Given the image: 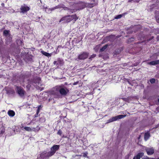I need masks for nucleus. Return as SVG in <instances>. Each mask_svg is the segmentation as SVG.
Here are the masks:
<instances>
[{"label": "nucleus", "instance_id": "nucleus-1", "mask_svg": "<svg viewBox=\"0 0 159 159\" xmlns=\"http://www.w3.org/2000/svg\"><path fill=\"white\" fill-rule=\"evenodd\" d=\"M59 145H54L51 148L50 151H45L41 153L40 156L37 159H48L49 157L53 156L59 148Z\"/></svg>", "mask_w": 159, "mask_h": 159}, {"label": "nucleus", "instance_id": "nucleus-2", "mask_svg": "<svg viewBox=\"0 0 159 159\" xmlns=\"http://www.w3.org/2000/svg\"><path fill=\"white\" fill-rule=\"evenodd\" d=\"M54 90L57 92H52V94L56 98L60 96L58 92H59L61 95L65 96L69 91V90L63 85L56 86Z\"/></svg>", "mask_w": 159, "mask_h": 159}, {"label": "nucleus", "instance_id": "nucleus-3", "mask_svg": "<svg viewBox=\"0 0 159 159\" xmlns=\"http://www.w3.org/2000/svg\"><path fill=\"white\" fill-rule=\"evenodd\" d=\"M77 19V18L76 15H69L61 18L59 22H60L62 21H64V22L68 23L72 20H74V21H75Z\"/></svg>", "mask_w": 159, "mask_h": 159}, {"label": "nucleus", "instance_id": "nucleus-4", "mask_svg": "<svg viewBox=\"0 0 159 159\" xmlns=\"http://www.w3.org/2000/svg\"><path fill=\"white\" fill-rule=\"evenodd\" d=\"M16 90L20 97H24L25 92L22 88L20 86H16Z\"/></svg>", "mask_w": 159, "mask_h": 159}, {"label": "nucleus", "instance_id": "nucleus-5", "mask_svg": "<svg viewBox=\"0 0 159 159\" xmlns=\"http://www.w3.org/2000/svg\"><path fill=\"white\" fill-rule=\"evenodd\" d=\"M126 115H119L118 116L113 117L112 118L109 119L107 120V123H109L112 122L114 121L120 119H121L125 117Z\"/></svg>", "mask_w": 159, "mask_h": 159}, {"label": "nucleus", "instance_id": "nucleus-6", "mask_svg": "<svg viewBox=\"0 0 159 159\" xmlns=\"http://www.w3.org/2000/svg\"><path fill=\"white\" fill-rule=\"evenodd\" d=\"M30 9V7L25 4H23L20 6V12L21 13H24L27 12Z\"/></svg>", "mask_w": 159, "mask_h": 159}, {"label": "nucleus", "instance_id": "nucleus-7", "mask_svg": "<svg viewBox=\"0 0 159 159\" xmlns=\"http://www.w3.org/2000/svg\"><path fill=\"white\" fill-rule=\"evenodd\" d=\"M89 53L87 52H82L78 56V59L79 60H84L88 57Z\"/></svg>", "mask_w": 159, "mask_h": 159}, {"label": "nucleus", "instance_id": "nucleus-8", "mask_svg": "<svg viewBox=\"0 0 159 159\" xmlns=\"http://www.w3.org/2000/svg\"><path fill=\"white\" fill-rule=\"evenodd\" d=\"M145 150L148 155H152L154 152V150L153 148H146Z\"/></svg>", "mask_w": 159, "mask_h": 159}, {"label": "nucleus", "instance_id": "nucleus-9", "mask_svg": "<svg viewBox=\"0 0 159 159\" xmlns=\"http://www.w3.org/2000/svg\"><path fill=\"white\" fill-rule=\"evenodd\" d=\"M144 155L143 152H140L138 153L137 155L134 157L133 159H140Z\"/></svg>", "mask_w": 159, "mask_h": 159}, {"label": "nucleus", "instance_id": "nucleus-10", "mask_svg": "<svg viewBox=\"0 0 159 159\" xmlns=\"http://www.w3.org/2000/svg\"><path fill=\"white\" fill-rule=\"evenodd\" d=\"M148 64L150 65H155L159 64V60L152 61L148 63Z\"/></svg>", "mask_w": 159, "mask_h": 159}, {"label": "nucleus", "instance_id": "nucleus-11", "mask_svg": "<svg viewBox=\"0 0 159 159\" xmlns=\"http://www.w3.org/2000/svg\"><path fill=\"white\" fill-rule=\"evenodd\" d=\"M33 81L34 83L38 84V85H39V84L40 83L41 80L39 77H37L34 79Z\"/></svg>", "mask_w": 159, "mask_h": 159}, {"label": "nucleus", "instance_id": "nucleus-12", "mask_svg": "<svg viewBox=\"0 0 159 159\" xmlns=\"http://www.w3.org/2000/svg\"><path fill=\"white\" fill-rule=\"evenodd\" d=\"M60 8H63L65 10L70 11V12L71 13L73 12V11H71V9L68 7H66L64 5H60Z\"/></svg>", "mask_w": 159, "mask_h": 159}, {"label": "nucleus", "instance_id": "nucleus-13", "mask_svg": "<svg viewBox=\"0 0 159 159\" xmlns=\"http://www.w3.org/2000/svg\"><path fill=\"white\" fill-rule=\"evenodd\" d=\"M86 5L87 3H85L84 2H82L81 4H80L79 6L80 8L78 9V10L82 9L85 8L86 7Z\"/></svg>", "mask_w": 159, "mask_h": 159}, {"label": "nucleus", "instance_id": "nucleus-14", "mask_svg": "<svg viewBox=\"0 0 159 159\" xmlns=\"http://www.w3.org/2000/svg\"><path fill=\"white\" fill-rule=\"evenodd\" d=\"M150 134L149 132L145 133L144 134V139L145 141H147L148 140L150 137Z\"/></svg>", "mask_w": 159, "mask_h": 159}, {"label": "nucleus", "instance_id": "nucleus-15", "mask_svg": "<svg viewBox=\"0 0 159 159\" xmlns=\"http://www.w3.org/2000/svg\"><path fill=\"white\" fill-rule=\"evenodd\" d=\"M7 113L9 116L11 117L15 115V112L12 110H10L8 111Z\"/></svg>", "mask_w": 159, "mask_h": 159}, {"label": "nucleus", "instance_id": "nucleus-16", "mask_svg": "<svg viewBox=\"0 0 159 159\" xmlns=\"http://www.w3.org/2000/svg\"><path fill=\"white\" fill-rule=\"evenodd\" d=\"M57 61V65H58V66H61L62 65H63L64 63L63 60H62L61 59H58Z\"/></svg>", "mask_w": 159, "mask_h": 159}, {"label": "nucleus", "instance_id": "nucleus-17", "mask_svg": "<svg viewBox=\"0 0 159 159\" xmlns=\"http://www.w3.org/2000/svg\"><path fill=\"white\" fill-rule=\"evenodd\" d=\"M24 128L25 130L28 131H31L33 130H34V128L31 129L29 127H24Z\"/></svg>", "mask_w": 159, "mask_h": 159}, {"label": "nucleus", "instance_id": "nucleus-18", "mask_svg": "<svg viewBox=\"0 0 159 159\" xmlns=\"http://www.w3.org/2000/svg\"><path fill=\"white\" fill-rule=\"evenodd\" d=\"M41 53L44 55L46 56L47 57H49L51 56V55L50 54L48 53H47L46 52H45L43 51H41Z\"/></svg>", "mask_w": 159, "mask_h": 159}, {"label": "nucleus", "instance_id": "nucleus-19", "mask_svg": "<svg viewBox=\"0 0 159 159\" xmlns=\"http://www.w3.org/2000/svg\"><path fill=\"white\" fill-rule=\"evenodd\" d=\"M125 13H124V14H120V15H119L117 16H116L115 17V19H120V18L121 17H122L124 15H125Z\"/></svg>", "mask_w": 159, "mask_h": 159}, {"label": "nucleus", "instance_id": "nucleus-20", "mask_svg": "<svg viewBox=\"0 0 159 159\" xmlns=\"http://www.w3.org/2000/svg\"><path fill=\"white\" fill-rule=\"evenodd\" d=\"M58 8H60V5H57L56 6V7L52 8L50 9L51 10V11L54 10L58 9Z\"/></svg>", "mask_w": 159, "mask_h": 159}, {"label": "nucleus", "instance_id": "nucleus-21", "mask_svg": "<svg viewBox=\"0 0 159 159\" xmlns=\"http://www.w3.org/2000/svg\"><path fill=\"white\" fill-rule=\"evenodd\" d=\"M107 45H105L102 47V48L100 49V51L101 52L103 51L107 47Z\"/></svg>", "mask_w": 159, "mask_h": 159}, {"label": "nucleus", "instance_id": "nucleus-22", "mask_svg": "<svg viewBox=\"0 0 159 159\" xmlns=\"http://www.w3.org/2000/svg\"><path fill=\"white\" fill-rule=\"evenodd\" d=\"M45 11L48 13H50L51 12V10L50 8H48L47 7H46Z\"/></svg>", "mask_w": 159, "mask_h": 159}, {"label": "nucleus", "instance_id": "nucleus-23", "mask_svg": "<svg viewBox=\"0 0 159 159\" xmlns=\"http://www.w3.org/2000/svg\"><path fill=\"white\" fill-rule=\"evenodd\" d=\"M17 43L18 45H21L22 43V42L21 39H19L17 41Z\"/></svg>", "mask_w": 159, "mask_h": 159}, {"label": "nucleus", "instance_id": "nucleus-24", "mask_svg": "<svg viewBox=\"0 0 159 159\" xmlns=\"http://www.w3.org/2000/svg\"><path fill=\"white\" fill-rule=\"evenodd\" d=\"M42 107H41V105H39V107H38V109H37V114H39V111H40V110L41 108Z\"/></svg>", "mask_w": 159, "mask_h": 159}, {"label": "nucleus", "instance_id": "nucleus-25", "mask_svg": "<svg viewBox=\"0 0 159 159\" xmlns=\"http://www.w3.org/2000/svg\"><path fill=\"white\" fill-rule=\"evenodd\" d=\"M150 82L151 83L153 84L155 82V80L154 79L152 78L150 80Z\"/></svg>", "mask_w": 159, "mask_h": 159}, {"label": "nucleus", "instance_id": "nucleus-26", "mask_svg": "<svg viewBox=\"0 0 159 159\" xmlns=\"http://www.w3.org/2000/svg\"><path fill=\"white\" fill-rule=\"evenodd\" d=\"M8 34V31L7 30H5L3 31V34L4 35H7Z\"/></svg>", "mask_w": 159, "mask_h": 159}, {"label": "nucleus", "instance_id": "nucleus-27", "mask_svg": "<svg viewBox=\"0 0 159 159\" xmlns=\"http://www.w3.org/2000/svg\"><path fill=\"white\" fill-rule=\"evenodd\" d=\"M96 55L95 54H93L89 58L91 60H92V58H93L96 57Z\"/></svg>", "mask_w": 159, "mask_h": 159}, {"label": "nucleus", "instance_id": "nucleus-28", "mask_svg": "<svg viewBox=\"0 0 159 159\" xmlns=\"http://www.w3.org/2000/svg\"><path fill=\"white\" fill-rule=\"evenodd\" d=\"M134 39L133 38H131L128 40L129 42H130L134 41Z\"/></svg>", "mask_w": 159, "mask_h": 159}, {"label": "nucleus", "instance_id": "nucleus-29", "mask_svg": "<svg viewBox=\"0 0 159 159\" xmlns=\"http://www.w3.org/2000/svg\"><path fill=\"white\" fill-rule=\"evenodd\" d=\"M87 154H88V153L87 152L83 153V156L84 157H86L87 156Z\"/></svg>", "mask_w": 159, "mask_h": 159}, {"label": "nucleus", "instance_id": "nucleus-30", "mask_svg": "<svg viewBox=\"0 0 159 159\" xmlns=\"http://www.w3.org/2000/svg\"><path fill=\"white\" fill-rule=\"evenodd\" d=\"M61 134H62V131H61L60 130H59V131H58V132H57V134H59V135H61Z\"/></svg>", "mask_w": 159, "mask_h": 159}, {"label": "nucleus", "instance_id": "nucleus-31", "mask_svg": "<svg viewBox=\"0 0 159 159\" xmlns=\"http://www.w3.org/2000/svg\"><path fill=\"white\" fill-rule=\"evenodd\" d=\"M31 85L30 84H28L27 86H26V88L27 89H30V87H31Z\"/></svg>", "mask_w": 159, "mask_h": 159}, {"label": "nucleus", "instance_id": "nucleus-32", "mask_svg": "<svg viewBox=\"0 0 159 159\" xmlns=\"http://www.w3.org/2000/svg\"><path fill=\"white\" fill-rule=\"evenodd\" d=\"M155 32L157 34H159V29H157L155 30Z\"/></svg>", "mask_w": 159, "mask_h": 159}, {"label": "nucleus", "instance_id": "nucleus-33", "mask_svg": "<svg viewBox=\"0 0 159 159\" xmlns=\"http://www.w3.org/2000/svg\"><path fill=\"white\" fill-rule=\"evenodd\" d=\"M80 156H81V155H76L75 156V157H77L78 158H80Z\"/></svg>", "mask_w": 159, "mask_h": 159}, {"label": "nucleus", "instance_id": "nucleus-34", "mask_svg": "<svg viewBox=\"0 0 159 159\" xmlns=\"http://www.w3.org/2000/svg\"><path fill=\"white\" fill-rule=\"evenodd\" d=\"M79 83V81H77L76 82H74L73 84L74 85H76L77 84H78V83Z\"/></svg>", "mask_w": 159, "mask_h": 159}, {"label": "nucleus", "instance_id": "nucleus-35", "mask_svg": "<svg viewBox=\"0 0 159 159\" xmlns=\"http://www.w3.org/2000/svg\"><path fill=\"white\" fill-rule=\"evenodd\" d=\"M1 134H3L4 132V129H2L1 131Z\"/></svg>", "mask_w": 159, "mask_h": 159}, {"label": "nucleus", "instance_id": "nucleus-36", "mask_svg": "<svg viewBox=\"0 0 159 159\" xmlns=\"http://www.w3.org/2000/svg\"><path fill=\"white\" fill-rule=\"evenodd\" d=\"M57 61H54V62H53V64H54V65H57Z\"/></svg>", "mask_w": 159, "mask_h": 159}, {"label": "nucleus", "instance_id": "nucleus-37", "mask_svg": "<svg viewBox=\"0 0 159 159\" xmlns=\"http://www.w3.org/2000/svg\"><path fill=\"white\" fill-rule=\"evenodd\" d=\"M38 114H37V111L36 114L34 115L35 117H37V116H38Z\"/></svg>", "mask_w": 159, "mask_h": 159}, {"label": "nucleus", "instance_id": "nucleus-38", "mask_svg": "<svg viewBox=\"0 0 159 159\" xmlns=\"http://www.w3.org/2000/svg\"><path fill=\"white\" fill-rule=\"evenodd\" d=\"M142 159H149V158L148 157H144Z\"/></svg>", "mask_w": 159, "mask_h": 159}, {"label": "nucleus", "instance_id": "nucleus-39", "mask_svg": "<svg viewBox=\"0 0 159 159\" xmlns=\"http://www.w3.org/2000/svg\"><path fill=\"white\" fill-rule=\"evenodd\" d=\"M40 18L39 17H37V18H36V20H37L38 21L39 20V19H40Z\"/></svg>", "mask_w": 159, "mask_h": 159}, {"label": "nucleus", "instance_id": "nucleus-40", "mask_svg": "<svg viewBox=\"0 0 159 159\" xmlns=\"http://www.w3.org/2000/svg\"><path fill=\"white\" fill-rule=\"evenodd\" d=\"M1 5L2 6H4V4L3 3H2Z\"/></svg>", "mask_w": 159, "mask_h": 159}, {"label": "nucleus", "instance_id": "nucleus-41", "mask_svg": "<svg viewBox=\"0 0 159 159\" xmlns=\"http://www.w3.org/2000/svg\"><path fill=\"white\" fill-rule=\"evenodd\" d=\"M2 75H0V78L2 77Z\"/></svg>", "mask_w": 159, "mask_h": 159}, {"label": "nucleus", "instance_id": "nucleus-42", "mask_svg": "<svg viewBox=\"0 0 159 159\" xmlns=\"http://www.w3.org/2000/svg\"><path fill=\"white\" fill-rule=\"evenodd\" d=\"M158 102H159V98L158 99Z\"/></svg>", "mask_w": 159, "mask_h": 159}, {"label": "nucleus", "instance_id": "nucleus-43", "mask_svg": "<svg viewBox=\"0 0 159 159\" xmlns=\"http://www.w3.org/2000/svg\"><path fill=\"white\" fill-rule=\"evenodd\" d=\"M128 157H129V155H128Z\"/></svg>", "mask_w": 159, "mask_h": 159}, {"label": "nucleus", "instance_id": "nucleus-44", "mask_svg": "<svg viewBox=\"0 0 159 159\" xmlns=\"http://www.w3.org/2000/svg\"><path fill=\"white\" fill-rule=\"evenodd\" d=\"M158 21H159V18H158Z\"/></svg>", "mask_w": 159, "mask_h": 159}, {"label": "nucleus", "instance_id": "nucleus-45", "mask_svg": "<svg viewBox=\"0 0 159 159\" xmlns=\"http://www.w3.org/2000/svg\"><path fill=\"white\" fill-rule=\"evenodd\" d=\"M93 1H94L95 0H92Z\"/></svg>", "mask_w": 159, "mask_h": 159}, {"label": "nucleus", "instance_id": "nucleus-46", "mask_svg": "<svg viewBox=\"0 0 159 159\" xmlns=\"http://www.w3.org/2000/svg\"><path fill=\"white\" fill-rule=\"evenodd\" d=\"M158 37V38H159V36Z\"/></svg>", "mask_w": 159, "mask_h": 159}]
</instances>
